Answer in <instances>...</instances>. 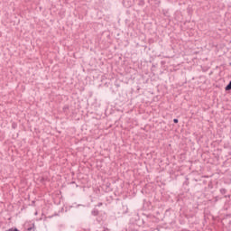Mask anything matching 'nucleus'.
Masks as SVG:
<instances>
[{
    "label": "nucleus",
    "instance_id": "nucleus-1",
    "mask_svg": "<svg viewBox=\"0 0 231 231\" xmlns=\"http://www.w3.org/2000/svg\"><path fill=\"white\" fill-rule=\"evenodd\" d=\"M92 215L93 216H98V210H93Z\"/></svg>",
    "mask_w": 231,
    "mask_h": 231
},
{
    "label": "nucleus",
    "instance_id": "nucleus-2",
    "mask_svg": "<svg viewBox=\"0 0 231 231\" xmlns=\"http://www.w3.org/2000/svg\"><path fill=\"white\" fill-rule=\"evenodd\" d=\"M9 231H19V229L14 228V229H9Z\"/></svg>",
    "mask_w": 231,
    "mask_h": 231
},
{
    "label": "nucleus",
    "instance_id": "nucleus-3",
    "mask_svg": "<svg viewBox=\"0 0 231 231\" xmlns=\"http://www.w3.org/2000/svg\"><path fill=\"white\" fill-rule=\"evenodd\" d=\"M174 124H178V119H173Z\"/></svg>",
    "mask_w": 231,
    "mask_h": 231
},
{
    "label": "nucleus",
    "instance_id": "nucleus-4",
    "mask_svg": "<svg viewBox=\"0 0 231 231\" xmlns=\"http://www.w3.org/2000/svg\"><path fill=\"white\" fill-rule=\"evenodd\" d=\"M98 207H102V203H99V204H98Z\"/></svg>",
    "mask_w": 231,
    "mask_h": 231
},
{
    "label": "nucleus",
    "instance_id": "nucleus-5",
    "mask_svg": "<svg viewBox=\"0 0 231 231\" xmlns=\"http://www.w3.org/2000/svg\"><path fill=\"white\" fill-rule=\"evenodd\" d=\"M35 216H37V212L35 213Z\"/></svg>",
    "mask_w": 231,
    "mask_h": 231
}]
</instances>
